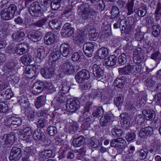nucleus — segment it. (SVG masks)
Instances as JSON below:
<instances>
[{
    "mask_svg": "<svg viewBox=\"0 0 161 161\" xmlns=\"http://www.w3.org/2000/svg\"><path fill=\"white\" fill-rule=\"evenodd\" d=\"M120 28L122 33L129 34L130 31L131 26L130 24H127L126 21V23L123 24Z\"/></svg>",
    "mask_w": 161,
    "mask_h": 161,
    "instance_id": "obj_46",
    "label": "nucleus"
},
{
    "mask_svg": "<svg viewBox=\"0 0 161 161\" xmlns=\"http://www.w3.org/2000/svg\"><path fill=\"white\" fill-rule=\"evenodd\" d=\"M92 107V102H89L86 103L85 106L84 111L83 113V116L84 117H86L87 116L91 115L90 111Z\"/></svg>",
    "mask_w": 161,
    "mask_h": 161,
    "instance_id": "obj_32",
    "label": "nucleus"
},
{
    "mask_svg": "<svg viewBox=\"0 0 161 161\" xmlns=\"http://www.w3.org/2000/svg\"><path fill=\"white\" fill-rule=\"evenodd\" d=\"M28 45L25 42L19 44L15 47V52L18 54H23L26 52V49L24 47H28Z\"/></svg>",
    "mask_w": 161,
    "mask_h": 161,
    "instance_id": "obj_17",
    "label": "nucleus"
},
{
    "mask_svg": "<svg viewBox=\"0 0 161 161\" xmlns=\"http://www.w3.org/2000/svg\"><path fill=\"white\" fill-rule=\"evenodd\" d=\"M79 15L81 16L84 19L92 18L94 12L91 10L89 5L85 6L81 4L77 10Z\"/></svg>",
    "mask_w": 161,
    "mask_h": 161,
    "instance_id": "obj_1",
    "label": "nucleus"
},
{
    "mask_svg": "<svg viewBox=\"0 0 161 161\" xmlns=\"http://www.w3.org/2000/svg\"><path fill=\"white\" fill-rule=\"evenodd\" d=\"M66 107L68 111L75 112L80 108V102L78 100L75 99L67 100Z\"/></svg>",
    "mask_w": 161,
    "mask_h": 161,
    "instance_id": "obj_4",
    "label": "nucleus"
},
{
    "mask_svg": "<svg viewBox=\"0 0 161 161\" xmlns=\"http://www.w3.org/2000/svg\"><path fill=\"white\" fill-rule=\"evenodd\" d=\"M54 100L57 102L62 103L67 100L65 94L59 92L54 98Z\"/></svg>",
    "mask_w": 161,
    "mask_h": 161,
    "instance_id": "obj_34",
    "label": "nucleus"
},
{
    "mask_svg": "<svg viewBox=\"0 0 161 161\" xmlns=\"http://www.w3.org/2000/svg\"><path fill=\"white\" fill-rule=\"evenodd\" d=\"M142 49L140 48H136L133 53L134 61H137L136 63H139L142 61L143 59L142 54L141 52Z\"/></svg>",
    "mask_w": 161,
    "mask_h": 161,
    "instance_id": "obj_15",
    "label": "nucleus"
},
{
    "mask_svg": "<svg viewBox=\"0 0 161 161\" xmlns=\"http://www.w3.org/2000/svg\"><path fill=\"white\" fill-rule=\"evenodd\" d=\"M154 17L156 21L159 20L161 17V3H158L157 8L154 14Z\"/></svg>",
    "mask_w": 161,
    "mask_h": 161,
    "instance_id": "obj_39",
    "label": "nucleus"
},
{
    "mask_svg": "<svg viewBox=\"0 0 161 161\" xmlns=\"http://www.w3.org/2000/svg\"><path fill=\"white\" fill-rule=\"evenodd\" d=\"M111 16L110 18L112 19H115L119 15V12L118 8L116 6H113L111 11Z\"/></svg>",
    "mask_w": 161,
    "mask_h": 161,
    "instance_id": "obj_48",
    "label": "nucleus"
},
{
    "mask_svg": "<svg viewBox=\"0 0 161 161\" xmlns=\"http://www.w3.org/2000/svg\"><path fill=\"white\" fill-rule=\"evenodd\" d=\"M117 59V58L116 56L110 55L107 58L104 59L105 64L107 66H113L116 64Z\"/></svg>",
    "mask_w": 161,
    "mask_h": 161,
    "instance_id": "obj_23",
    "label": "nucleus"
},
{
    "mask_svg": "<svg viewBox=\"0 0 161 161\" xmlns=\"http://www.w3.org/2000/svg\"><path fill=\"white\" fill-rule=\"evenodd\" d=\"M118 61L120 65L126 64L127 62V56L126 54L123 53L120 55L118 57Z\"/></svg>",
    "mask_w": 161,
    "mask_h": 161,
    "instance_id": "obj_47",
    "label": "nucleus"
},
{
    "mask_svg": "<svg viewBox=\"0 0 161 161\" xmlns=\"http://www.w3.org/2000/svg\"><path fill=\"white\" fill-rule=\"evenodd\" d=\"M80 88L82 91H87L91 88V85L89 83H79Z\"/></svg>",
    "mask_w": 161,
    "mask_h": 161,
    "instance_id": "obj_57",
    "label": "nucleus"
},
{
    "mask_svg": "<svg viewBox=\"0 0 161 161\" xmlns=\"http://www.w3.org/2000/svg\"><path fill=\"white\" fill-rule=\"evenodd\" d=\"M108 53V49L106 48L103 47L98 49L97 53L99 58L103 59L107 56Z\"/></svg>",
    "mask_w": 161,
    "mask_h": 161,
    "instance_id": "obj_35",
    "label": "nucleus"
},
{
    "mask_svg": "<svg viewBox=\"0 0 161 161\" xmlns=\"http://www.w3.org/2000/svg\"><path fill=\"white\" fill-rule=\"evenodd\" d=\"M138 63L139 64L138 65L136 64H131L132 73H134L136 72H140L142 69V66Z\"/></svg>",
    "mask_w": 161,
    "mask_h": 161,
    "instance_id": "obj_52",
    "label": "nucleus"
},
{
    "mask_svg": "<svg viewBox=\"0 0 161 161\" xmlns=\"http://www.w3.org/2000/svg\"><path fill=\"white\" fill-rule=\"evenodd\" d=\"M4 92L5 95V99L6 100L10 99L14 94L12 91L10 89H7Z\"/></svg>",
    "mask_w": 161,
    "mask_h": 161,
    "instance_id": "obj_60",
    "label": "nucleus"
},
{
    "mask_svg": "<svg viewBox=\"0 0 161 161\" xmlns=\"http://www.w3.org/2000/svg\"><path fill=\"white\" fill-rule=\"evenodd\" d=\"M8 105L4 102H0V113H5L8 111Z\"/></svg>",
    "mask_w": 161,
    "mask_h": 161,
    "instance_id": "obj_59",
    "label": "nucleus"
},
{
    "mask_svg": "<svg viewBox=\"0 0 161 161\" xmlns=\"http://www.w3.org/2000/svg\"><path fill=\"white\" fill-rule=\"evenodd\" d=\"M60 70L62 72L68 75L73 74L74 71L73 66L71 63L68 61L62 65Z\"/></svg>",
    "mask_w": 161,
    "mask_h": 161,
    "instance_id": "obj_7",
    "label": "nucleus"
},
{
    "mask_svg": "<svg viewBox=\"0 0 161 161\" xmlns=\"http://www.w3.org/2000/svg\"><path fill=\"white\" fill-rule=\"evenodd\" d=\"M148 152L146 149H141L136 152V154L140 160H143L147 158Z\"/></svg>",
    "mask_w": 161,
    "mask_h": 161,
    "instance_id": "obj_31",
    "label": "nucleus"
},
{
    "mask_svg": "<svg viewBox=\"0 0 161 161\" xmlns=\"http://www.w3.org/2000/svg\"><path fill=\"white\" fill-rule=\"evenodd\" d=\"M101 65L93 64L92 66V69L94 76L99 78H102L103 74L104 71L101 67Z\"/></svg>",
    "mask_w": 161,
    "mask_h": 161,
    "instance_id": "obj_10",
    "label": "nucleus"
},
{
    "mask_svg": "<svg viewBox=\"0 0 161 161\" xmlns=\"http://www.w3.org/2000/svg\"><path fill=\"white\" fill-rule=\"evenodd\" d=\"M126 143V141L122 138L112 139L110 142V146L114 148L119 147L125 148Z\"/></svg>",
    "mask_w": 161,
    "mask_h": 161,
    "instance_id": "obj_9",
    "label": "nucleus"
},
{
    "mask_svg": "<svg viewBox=\"0 0 161 161\" xmlns=\"http://www.w3.org/2000/svg\"><path fill=\"white\" fill-rule=\"evenodd\" d=\"M125 23H126V21L125 19L121 20L120 19H119L117 22L114 24V28L115 29H118L121 26H122L123 24Z\"/></svg>",
    "mask_w": 161,
    "mask_h": 161,
    "instance_id": "obj_62",
    "label": "nucleus"
},
{
    "mask_svg": "<svg viewBox=\"0 0 161 161\" xmlns=\"http://www.w3.org/2000/svg\"><path fill=\"white\" fill-rule=\"evenodd\" d=\"M46 64L45 68L41 69V73L42 76L46 79H49L50 78V66Z\"/></svg>",
    "mask_w": 161,
    "mask_h": 161,
    "instance_id": "obj_22",
    "label": "nucleus"
},
{
    "mask_svg": "<svg viewBox=\"0 0 161 161\" xmlns=\"http://www.w3.org/2000/svg\"><path fill=\"white\" fill-rule=\"evenodd\" d=\"M153 27V35L154 37H158L160 33L161 27L159 25H152Z\"/></svg>",
    "mask_w": 161,
    "mask_h": 161,
    "instance_id": "obj_45",
    "label": "nucleus"
},
{
    "mask_svg": "<svg viewBox=\"0 0 161 161\" xmlns=\"http://www.w3.org/2000/svg\"><path fill=\"white\" fill-rule=\"evenodd\" d=\"M0 15L1 18L5 20L10 19L14 17L6 9L2 10L1 11Z\"/></svg>",
    "mask_w": 161,
    "mask_h": 161,
    "instance_id": "obj_27",
    "label": "nucleus"
},
{
    "mask_svg": "<svg viewBox=\"0 0 161 161\" xmlns=\"http://www.w3.org/2000/svg\"><path fill=\"white\" fill-rule=\"evenodd\" d=\"M124 80L117 78L115 79L114 84L117 87L121 89L124 86Z\"/></svg>",
    "mask_w": 161,
    "mask_h": 161,
    "instance_id": "obj_51",
    "label": "nucleus"
},
{
    "mask_svg": "<svg viewBox=\"0 0 161 161\" xmlns=\"http://www.w3.org/2000/svg\"><path fill=\"white\" fill-rule=\"evenodd\" d=\"M8 27L9 25L8 24L3 25L1 30H0V38L4 39L7 36L10 34V31Z\"/></svg>",
    "mask_w": 161,
    "mask_h": 161,
    "instance_id": "obj_19",
    "label": "nucleus"
},
{
    "mask_svg": "<svg viewBox=\"0 0 161 161\" xmlns=\"http://www.w3.org/2000/svg\"><path fill=\"white\" fill-rule=\"evenodd\" d=\"M23 131V140L26 141L27 142H30L31 141V136L33 132L32 128L29 126L26 127L24 129Z\"/></svg>",
    "mask_w": 161,
    "mask_h": 161,
    "instance_id": "obj_12",
    "label": "nucleus"
},
{
    "mask_svg": "<svg viewBox=\"0 0 161 161\" xmlns=\"http://www.w3.org/2000/svg\"><path fill=\"white\" fill-rule=\"evenodd\" d=\"M90 74L88 70L83 69L78 72L75 76V79L78 83H83L86 80H88Z\"/></svg>",
    "mask_w": 161,
    "mask_h": 161,
    "instance_id": "obj_3",
    "label": "nucleus"
},
{
    "mask_svg": "<svg viewBox=\"0 0 161 161\" xmlns=\"http://www.w3.org/2000/svg\"><path fill=\"white\" fill-rule=\"evenodd\" d=\"M42 5H43L44 7V11H47L49 9L50 6V0H43L41 1Z\"/></svg>",
    "mask_w": 161,
    "mask_h": 161,
    "instance_id": "obj_56",
    "label": "nucleus"
},
{
    "mask_svg": "<svg viewBox=\"0 0 161 161\" xmlns=\"http://www.w3.org/2000/svg\"><path fill=\"white\" fill-rule=\"evenodd\" d=\"M84 56L80 52L74 53L72 56V59L75 62H80L82 61Z\"/></svg>",
    "mask_w": 161,
    "mask_h": 161,
    "instance_id": "obj_33",
    "label": "nucleus"
},
{
    "mask_svg": "<svg viewBox=\"0 0 161 161\" xmlns=\"http://www.w3.org/2000/svg\"><path fill=\"white\" fill-rule=\"evenodd\" d=\"M142 113L147 120H152L154 119L155 117V113L152 109L143 110Z\"/></svg>",
    "mask_w": 161,
    "mask_h": 161,
    "instance_id": "obj_18",
    "label": "nucleus"
},
{
    "mask_svg": "<svg viewBox=\"0 0 161 161\" xmlns=\"http://www.w3.org/2000/svg\"><path fill=\"white\" fill-rule=\"evenodd\" d=\"M135 13L140 17L144 16L147 13V7L146 5H143L140 7L134 9Z\"/></svg>",
    "mask_w": 161,
    "mask_h": 161,
    "instance_id": "obj_25",
    "label": "nucleus"
},
{
    "mask_svg": "<svg viewBox=\"0 0 161 161\" xmlns=\"http://www.w3.org/2000/svg\"><path fill=\"white\" fill-rule=\"evenodd\" d=\"M94 45L92 42H89L84 44L83 49L85 54L88 57L92 56V53L94 50Z\"/></svg>",
    "mask_w": 161,
    "mask_h": 161,
    "instance_id": "obj_11",
    "label": "nucleus"
},
{
    "mask_svg": "<svg viewBox=\"0 0 161 161\" xmlns=\"http://www.w3.org/2000/svg\"><path fill=\"white\" fill-rule=\"evenodd\" d=\"M40 156L41 157L48 159L50 157V153L49 150H46L41 152L40 154Z\"/></svg>",
    "mask_w": 161,
    "mask_h": 161,
    "instance_id": "obj_63",
    "label": "nucleus"
},
{
    "mask_svg": "<svg viewBox=\"0 0 161 161\" xmlns=\"http://www.w3.org/2000/svg\"><path fill=\"white\" fill-rule=\"evenodd\" d=\"M64 29L65 31L64 33L65 34L70 36H71L74 33V28L70 27L69 24H66L64 26Z\"/></svg>",
    "mask_w": 161,
    "mask_h": 161,
    "instance_id": "obj_44",
    "label": "nucleus"
},
{
    "mask_svg": "<svg viewBox=\"0 0 161 161\" xmlns=\"http://www.w3.org/2000/svg\"><path fill=\"white\" fill-rule=\"evenodd\" d=\"M52 24L53 25V27L57 29L60 27V22L58 19H53L51 21Z\"/></svg>",
    "mask_w": 161,
    "mask_h": 161,
    "instance_id": "obj_64",
    "label": "nucleus"
},
{
    "mask_svg": "<svg viewBox=\"0 0 161 161\" xmlns=\"http://www.w3.org/2000/svg\"><path fill=\"white\" fill-rule=\"evenodd\" d=\"M104 110L102 107H99L92 113V114L94 117H97L101 116Z\"/></svg>",
    "mask_w": 161,
    "mask_h": 161,
    "instance_id": "obj_49",
    "label": "nucleus"
},
{
    "mask_svg": "<svg viewBox=\"0 0 161 161\" xmlns=\"http://www.w3.org/2000/svg\"><path fill=\"white\" fill-rule=\"evenodd\" d=\"M102 144V142L99 140L94 137L91 138L89 145L90 147L93 148L98 147Z\"/></svg>",
    "mask_w": 161,
    "mask_h": 161,
    "instance_id": "obj_38",
    "label": "nucleus"
},
{
    "mask_svg": "<svg viewBox=\"0 0 161 161\" xmlns=\"http://www.w3.org/2000/svg\"><path fill=\"white\" fill-rule=\"evenodd\" d=\"M69 85L68 84H64L62 85V87L61 88V89H60V92H61L63 94H65L69 92Z\"/></svg>",
    "mask_w": 161,
    "mask_h": 161,
    "instance_id": "obj_58",
    "label": "nucleus"
},
{
    "mask_svg": "<svg viewBox=\"0 0 161 161\" xmlns=\"http://www.w3.org/2000/svg\"><path fill=\"white\" fill-rule=\"evenodd\" d=\"M27 117L30 120H32L34 117V112L31 108H28L27 109Z\"/></svg>",
    "mask_w": 161,
    "mask_h": 161,
    "instance_id": "obj_61",
    "label": "nucleus"
},
{
    "mask_svg": "<svg viewBox=\"0 0 161 161\" xmlns=\"http://www.w3.org/2000/svg\"><path fill=\"white\" fill-rule=\"evenodd\" d=\"M151 58L157 62H159L161 60V54L159 52L153 53L151 55Z\"/></svg>",
    "mask_w": 161,
    "mask_h": 161,
    "instance_id": "obj_55",
    "label": "nucleus"
},
{
    "mask_svg": "<svg viewBox=\"0 0 161 161\" xmlns=\"http://www.w3.org/2000/svg\"><path fill=\"white\" fill-rule=\"evenodd\" d=\"M21 155V149L19 147H14L11 150L8 158L10 160H16L18 159Z\"/></svg>",
    "mask_w": 161,
    "mask_h": 161,
    "instance_id": "obj_8",
    "label": "nucleus"
},
{
    "mask_svg": "<svg viewBox=\"0 0 161 161\" xmlns=\"http://www.w3.org/2000/svg\"><path fill=\"white\" fill-rule=\"evenodd\" d=\"M41 8L38 2H34L30 5L29 8L30 13L32 16L40 17L42 15Z\"/></svg>",
    "mask_w": 161,
    "mask_h": 161,
    "instance_id": "obj_2",
    "label": "nucleus"
},
{
    "mask_svg": "<svg viewBox=\"0 0 161 161\" xmlns=\"http://www.w3.org/2000/svg\"><path fill=\"white\" fill-rule=\"evenodd\" d=\"M25 34L24 32L20 31H14L12 35V39L14 41L20 42L23 40Z\"/></svg>",
    "mask_w": 161,
    "mask_h": 161,
    "instance_id": "obj_16",
    "label": "nucleus"
},
{
    "mask_svg": "<svg viewBox=\"0 0 161 161\" xmlns=\"http://www.w3.org/2000/svg\"><path fill=\"white\" fill-rule=\"evenodd\" d=\"M123 102L124 98L122 96H119L114 98V104L118 107L121 106Z\"/></svg>",
    "mask_w": 161,
    "mask_h": 161,
    "instance_id": "obj_50",
    "label": "nucleus"
},
{
    "mask_svg": "<svg viewBox=\"0 0 161 161\" xmlns=\"http://www.w3.org/2000/svg\"><path fill=\"white\" fill-rule=\"evenodd\" d=\"M45 101L44 97L41 96L39 97L35 103V106L36 108L38 109L45 104Z\"/></svg>",
    "mask_w": 161,
    "mask_h": 161,
    "instance_id": "obj_42",
    "label": "nucleus"
},
{
    "mask_svg": "<svg viewBox=\"0 0 161 161\" xmlns=\"http://www.w3.org/2000/svg\"><path fill=\"white\" fill-rule=\"evenodd\" d=\"M111 114L109 113L104 114L102 116L100 119V123L102 126H105L107 125L108 123L110 120Z\"/></svg>",
    "mask_w": 161,
    "mask_h": 161,
    "instance_id": "obj_26",
    "label": "nucleus"
},
{
    "mask_svg": "<svg viewBox=\"0 0 161 161\" xmlns=\"http://www.w3.org/2000/svg\"><path fill=\"white\" fill-rule=\"evenodd\" d=\"M89 39L91 41H95L97 39V33L96 32V29L94 27L90 28L89 31Z\"/></svg>",
    "mask_w": 161,
    "mask_h": 161,
    "instance_id": "obj_41",
    "label": "nucleus"
},
{
    "mask_svg": "<svg viewBox=\"0 0 161 161\" xmlns=\"http://www.w3.org/2000/svg\"><path fill=\"white\" fill-rule=\"evenodd\" d=\"M37 55L35 60L36 63H41L44 58V50L43 47L38 48L37 49Z\"/></svg>",
    "mask_w": 161,
    "mask_h": 161,
    "instance_id": "obj_28",
    "label": "nucleus"
},
{
    "mask_svg": "<svg viewBox=\"0 0 161 161\" xmlns=\"http://www.w3.org/2000/svg\"><path fill=\"white\" fill-rule=\"evenodd\" d=\"M18 102L21 108H27L29 106V103L27 97L22 96L19 97Z\"/></svg>",
    "mask_w": 161,
    "mask_h": 161,
    "instance_id": "obj_29",
    "label": "nucleus"
},
{
    "mask_svg": "<svg viewBox=\"0 0 161 161\" xmlns=\"http://www.w3.org/2000/svg\"><path fill=\"white\" fill-rule=\"evenodd\" d=\"M22 122L21 119L18 117H13L9 118L7 121V123L8 125H20Z\"/></svg>",
    "mask_w": 161,
    "mask_h": 161,
    "instance_id": "obj_24",
    "label": "nucleus"
},
{
    "mask_svg": "<svg viewBox=\"0 0 161 161\" xmlns=\"http://www.w3.org/2000/svg\"><path fill=\"white\" fill-rule=\"evenodd\" d=\"M135 0H129L127 4L128 13L127 15H130L133 13V7L134 4Z\"/></svg>",
    "mask_w": 161,
    "mask_h": 161,
    "instance_id": "obj_43",
    "label": "nucleus"
},
{
    "mask_svg": "<svg viewBox=\"0 0 161 161\" xmlns=\"http://www.w3.org/2000/svg\"><path fill=\"white\" fill-rule=\"evenodd\" d=\"M33 137L36 141H42L45 138L44 133L40 129L35 130L33 134Z\"/></svg>",
    "mask_w": 161,
    "mask_h": 161,
    "instance_id": "obj_21",
    "label": "nucleus"
},
{
    "mask_svg": "<svg viewBox=\"0 0 161 161\" xmlns=\"http://www.w3.org/2000/svg\"><path fill=\"white\" fill-rule=\"evenodd\" d=\"M122 133V130L116 128H114L112 130V135L115 137H118L120 136Z\"/></svg>",
    "mask_w": 161,
    "mask_h": 161,
    "instance_id": "obj_54",
    "label": "nucleus"
},
{
    "mask_svg": "<svg viewBox=\"0 0 161 161\" xmlns=\"http://www.w3.org/2000/svg\"><path fill=\"white\" fill-rule=\"evenodd\" d=\"M31 151V149L30 147H27L25 148L21 161H31L30 159Z\"/></svg>",
    "mask_w": 161,
    "mask_h": 161,
    "instance_id": "obj_36",
    "label": "nucleus"
},
{
    "mask_svg": "<svg viewBox=\"0 0 161 161\" xmlns=\"http://www.w3.org/2000/svg\"><path fill=\"white\" fill-rule=\"evenodd\" d=\"M119 73L120 75H128L130 73H132L131 64H128L127 65L118 69Z\"/></svg>",
    "mask_w": 161,
    "mask_h": 161,
    "instance_id": "obj_20",
    "label": "nucleus"
},
{
    "mask_svg": "<svg viewBox=\"0 0 161 161\" xmlns=\"http://www.w3.org/2000/svg\"><path fill=\"white\" fill-rule=\"evenodd\" d=\"M60 53L64 57H66L70 54L71 47L68 44L62 43L60 47Z\"/></svg>",
    "mask_w": 161,
    "mask_h": 161,
    "instance_id": "obj_14",
    "label": "nucleus"
},
{
    "mask_svg": "<svg viewBox=\"0 0 161 161\" xmlns=\"http://www.w3.org/2000/svg\"><path fill=\"white\" fill-rule=\"evenodd\" d=\"M27 36L33 42H37L41 40L42 36L41 33L38 31H33L28 33Z\"/></svg>",
    "mask_w": 161,
    "mask_h": 161,
    "instance_id": "obj_13",
    "label": "nucleus"
},
{
    "mask_svg": "<svg viewBox=\"0 0 161 161\" xmlns=\"http://www.w3.org/2000/svg\"><path fill=\"white\" fill-rule=\"evenodd\" d=\"M21 61L23 64L25 65H29L32 61V58L31 55L25 54L21 58Z\"/></svg>",
    "mask_w": 161,
    "mask_h": 161,
    "instance_id": "obj_37",
    "label": "nucleus"
},
{
    "mask_svg": "<svg viewBox=\"0 0 161 161\" xmlns=\"http://www.w3.org/2000/svg\"><path fill=\"white\" fill-rule=\"evenodd\" d=\"M4 142L2 144L3 147H10L14 143V136L13 134H5L1 137Z\"/></svg>",
    "mask_w": 161,
    "mask_h": 161,
    "instance_id": "obj_5",
    "label": "nucleus"
},
{
    "mask_svg": "<svg viewBox=\"0 0 161 161\" xmlns=\"http://www.w3.org/2000/svg\"><path fill=\"white\" fill-rule=\"evenodd\" d=\"M53 51L51 54L52 58L53 60L52 61L51 63L52 64V66H51V71L54 72V70L56 69V64H54L55 61L57 60L60 56V53L58 50V45H55L53 47Z\"/></svg>",
    "mask_w": 161,
    "mask_h": 161,
    "instance_id": "obj_6",
    "label": "nucleus"
},
{
    "mask_svg": "<svg viewBox=\"0 0 161 161\" xmlns=\"http://www.w3.org/2000/svg\"><path fill=\"white\" fill-rule=\"evenodd\" d=\"M85 141V137L83 136H80L75 138L73 140L72 143L75 147H79L82 145Z\"/></svg>",
    "mask_w": 161,
    "mask_h": 161,
    "instance_id": "obj_30",
    "label": "nucleus"
},
{
    "mask_svg": "<svg viewBox=\"0 0 161 161\" xmlns=\"http://www.w3.org/2000/svg\"><path fill=\"white\" fill-rule=\"evenodd\" d=\"M85 39V34L83 32L78 33L74 38V40L78 43L84 42Z\"/></svg>",
    "mask_w": 161,
    "mask_h": 161,
    "instance_id": "obj_40",
    "label": "nucleus"
},
{
    "mask_svg": "<svg viewBox=\"0 0 161 161\" xmlns=\"http://www.w3.org/2000/svg\"><path fill=\"white\" fill-rule=\"evenodd\" d=\"M7 10L12 15L14 16L15 12L17 9V6L14 4H10L9 6L6 8Z\"/></svg>",
    "mask_w": 161,
    "mask_h": 161,
    "instance_id": "obj_53",
    "label": "nucleus"
}]
</instances>
